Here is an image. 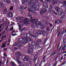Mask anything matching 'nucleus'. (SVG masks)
<instances>
[{
	"instance_id": "40",
	"label": "nucleus",
	"mask_w": 66,
	"mask_h": 66,
	"mask_svg": "<svg viewBox=\"0 0 66 66\" xmlns=\"http://www.w3.org/2000/svg\"><path fill=\"white\" fill-rule=\"evenodd\" d=\"M66 44H65L64 46L62 48V49L63 50H65V47H66Z\"/></svg>"
},
{
	"instance_id": "42",
	"label": "nucleus",
	"mask_w": 66,
	"mask_h": 66,
	"mask_svg": "<svg viewBox=\"0 0 66 66\" xmlns=\"http://www.w3.org/2000/svg\"><path fill=\"white\" fill-rule=\"evenodd\" d=\"M62 21H61V20H59V22L58 23V24H60H60H61L62 23Z\"/></svg>"
},
{
	"instance_id": "2",
	"label": "nucleus",
	"mask_w": 66,
	"mask_h": 66,
	"mask_svg": "<svg viewBox=\"0 0 66 66\" xmlns=\"http://www.w3.org/2000/svg\"><path fill=\"white\" fill-rule=\"evenodd\" d=\"M32 0H25L26 5L28 6L29 5L30 6V9H28L29 12H33L32 11H34V10H33L35 9V7L33 6H32V4H31L32 2Z\"/></svg>"
},
{
	"instance_id": "38",
	"label": "nucleus",
	"mask_w": 66,
	"mask_h": 66,
	"mask_svg": "<svg viewBox=\"0 0 66 66\" xmlns=\"http://www.w3.org/2000/svg\"><path fill=\"white\" fill-rule=\"evenodd\" d=\"M45 2H51V0H44Z\"/></svg>"
},
{
	"instance_id": "50",
	"label": "nucleus",
	"mask_w": 66,
	"mask_h": 66,
	"mask_svg": "<svg viewBox=\"0 0 66 66\" xmlns=\"http://www.w3.org/2000/svg\"><path fill=\"white\" fill-rule=\"evenodd\" d=\"M49 24L51 27H52V24H51V23H49Z\"/></svg>"
},
{
	"instance_id": "30",
	"label": "nucleus",
	"mask_w": 66,
	"mask_h": 66,
	"mask_svg": "<svg viewBox=\"0 0 66 66\" xmlns=\"http://www.w3.org/2000/svg\"><path fill=\"white\" fill-rule=\"evenodd\" d=\"M12 1H13V2L15 1V3H18V2H19V0H12Z\"/></svg>"
},
{
	"instance_id": "6",
	"label": "nucleus",
	"mask_w": 66,
	"mask_h": 66,
	"mask_svg": "<svg viewBox=\"0 0 66 66\" xmlns=\"http://www.w3.org/2000/svg\"><path fill=\"white\" fill-rule=\"evenodd\" d=\"M28 36H31V37H33L34 38H37V36L35 35H31V34H25L24 36V38H28Z\"/></svg>"
},
{
	"instance_id": "13",
	"label": "nucleus",
	"mask_w": 66,
	"mask_h": 66,
	"mask_svg": "<svg viewBox=\"0 0 66 66\" xmlns=\"http://www.w3.org/2000/svg\"><path fill=\"white\" fill-rule=\"evenodd\" d=\"M29 59V57L28 56H25L23 58V61H27Z\"/></svg>"
},
{
	"instance_id": "10",
	"label": "nucleus",
	"mask_w": 66,
	"mask_h": 66,
	"mask_svg": "<svg viewBox=\"0 0 66 66\" xmlns=\"http://www.w3.org/2000/svg\"><path fill=\"white\" fill-rule=\"evenodd\" d=\"M29 20L28 18L25 19L24 20L23 22L24 23L26 24H29Z\"/></svg>"
},
{
	"instance_id": "53",
	"label": "nucleus",
	"mask_w": 66,
	"mask_h": 66,
	"mask_svg": "<svg viewBox=\"0 0 66 66\" xmlns=\"http://www.w3.org/2000/svg\"><path fill=\"white\" fill-rule=\"evenodd\" d=\"M2 64V61L0 60V66H1Z\"/></svg>"
},
{
	"instance_id": "21",
	"label": "nucleus",
	"mask_w": 66,
	"mask_h": 66,
	"mask_svg": "<svg viewBox=\"0 0 66 66\" xmlns=\"http://www.w3.org/2000/svg\"><path fill=\"white\" fill-rule=\"evenodd\" d=\"M1 9H3L4 7V5H3V4L2 2H1Z\"/></svg>"
},
{
	"instance_id": "54",
	"label": "nucleus",
	"mask_w": 66,
	"mask_h": 66,
	"mask_svg": "<svg viewBox=\"0 0 66 66\" xmlns=\"http://www.w3.org/2000/svg\"><path fill=\"white\" fill-rule=\"evenodd\" d=\"M53 12H54V14H55V15H57V13L55 12L54 11H53Z\"/></svg>"
},
{
	"instance_id": "52",
	"label": "nucleus",
	"mask_w": 66,
	"mask_h": 66,
	"mask_svg": "<svg viewBox=\"0 0 66 66\" xmlns=\"http://www.w3.org/2000/svg\"><path fill=\"white\" fill-rule=\"evenodd\" d=\"M12 35L13 36H15V35H17L16 34H12Z\"/></svg>"
},
{
	"instance_id": "32",
	"label": "nucleus",
	"mask_w": 66,
	"mask_h": 66,
	"mask_svg": "<svg viewBox=\"0 0 66 66\" xmlns=\"http://www.w3.org/2000/svg\"><path fill=\"white\" fill-rule=\"evenodd\" d=\"M33 0H32V1H33ZM31 5L32 4V6H35V3L34 2H33L32 3H32H31Z\"/></svg>"
},
{
	"instance_id": "57",
	"label": "nucleus",
	"mask_w": 66,
	"mask_h": 66,
	"mask_svg": "<svg viewBox=\"0 0 66 66\" xmlns=\"http://www.w3.org/2000/svg\"><path fill=\"white\" fill-rule=\"evenodd\" d=\"M57 51H55V52L54 53V54H53V56H54L56 54V53L57 52Z\"/></svg>"
},
{
	"instance_id": "41",
	"label": "nucleus",
	"mask_w": 66,
	"mask_h": 66,
	"mask_svg": "<svg viewBox=\"0 0 66 66\" xmlns=\"http://www.w3.org/2000/svg\"><path fill=\"white\" fill-rule=\"evenodd\" d=\"M59 20H58L57 21H55V24H56V23H57V24H58L59 22Z\"/></svg>"
},
{
	"instance_id": "22",
	"label": "nucleus",
	"mask_w": 66,
	"mask_h": 66,
	"mask_svg": "<svg viewBox=\"0 0 66 66\" xmlns=\"http://www.w3.org/2000/svg\"><path fill=\"white\" fill-rule=\"evenodd\" d=\"M28 46L29 48H31V49H33V46L31 44H29L28 45Z\"/></svg>"
},
{
	"instance_id": "27",
	"label": "nucleus",
	"mask_w": 66,
	"mask_h": 66,
	"mask_svg": "<svg viewBox=\"0 0 66 66\" xmlns=\"http://www.w3.org/2000/svg\"><path fill=\"white\" fill-rule=\"evenodd\" d=\"M21 18H22V17L18 16L15 18V19L16 20H19V19Z\"/></svg>"
},
{
	"instance_id": "16",
	"label": "nucleus",
	"mask_w": 66,
	"mask_h": 66,
	"mask_svg": "<svg viewBox=\"0 0 66 66\" xmlns=\"http://www.w3.org/2000/svg\"><path fill=\"white\" fill-rule=\"evenodd\" d=\"M25 39L23 42V44H27L28 43V40L27 39V38H24Z\"/></svg>"
},
{
	"instance_id": "15",
	"label": "nucleus",
	"mask_w": 66,
	"mask_h": 66,
	"mask_svg": "<svg viewBox=\"0 0 66 66\" xmlns=\"http://www.w3.org/2000/svg\"><path fill=\"white\" fill-rule=\"evenodd\" d=\"M43 5L44 7H45L46 9L48 8V3L46 2H44L43 4Z\"/></svg>"
},
{
	"instance_id": "20",
	"label": "nucleus",
	"mask_w": 66,
	"mask_h": 66,
	"mask_svg": "<svg viewBox=\"0 0 66 66\" xmlns=\"http://www.w3.org/2000/svg\"><path fill=\"white\" fill-rule=\"evenodd\" d=\"M4 2H6L7 3L9 4L10 3V0H3Z\"/></svg>"
},
{
	"instance_id": "46",
	"label": "nucleus",
	"mask_w": 66,
	"mask_h": 66,
	"mask_svg": "<svg viewBox=\"0 0 66 66\" xmlns=\"http://www.w3.org/2000/svg\"><path fill=\"white\" fill-rule=\"evenodd\" d=\"M60 31V28L58 30H57L56 32V33L57 34L58 32H59Z\"/></svg>"
},
{
	"instance_id": "23",
	"label": "nucleus",
	"mask_w": 66,
	"mask_h": 66,
	"mask_svg": "<svg viewBox=\"0 0 66 66\" xmlns=\"http://www.w3.org/2000/svg\"><path fill=\"white\" fill-rule=\"evenodd\" d=\"M36 41L37 43H39V44L42 42V40L39 39H37L36 40Z\"/></svg>"
},
{
	"instance_id": "11",
	"label": "nucleus",
	"mask_w": 66,
	"mask_h": 66,
	"mask_svg": "<svg viewBox=\"0 0 66 66\" xmlns=\"http://www.w3.org/2000/svg\"><path fill=\"white\" fill-rule=\"evenodd\" d=\"M23 7L22 6H21L19 8V11L21 12V14H23V13L24 12L23 11Z\"/></svg>"
},
{
	"instance_id": "43",
	"label": "nucleus",
	"mask_w": 66,
	"mask_h": 66,
	"mask_svg": "<svg viewBox=\"0 0 66 66\" xmlns=\"http://www.w3.org/2000/svg\"><path fill=\"white\" fill-rule=\"evenodd\" d=\"M33 34L34 35H36L37 34V32L35 31H33Z\"/></svg>"
},
{
	"instance_id": "29",
	"label": "nucleus",
	"mask_w": 66,
	"mask_h": 66,
	"mask_svg": "<svg viewBox=\"0 0 66 66\" xmlns=\"http://www.w3.org/2000/svg\"><path fill=\"white\" fill-rule=\"evenodd\" d=\"M2 24H1L0 26V32H1L2 31V30H3V28H2ZM1 28H2L1 29Z\"/></svg>"
},
{
	"instance_id": "58",
	"label": "nucleus",
	"mask_w": 66,
	"mask_h": 66,
	"mask_svg": "<svg viewBox=\"0 0 66 66\" xmlns=\"http://www.w3.org/2000/svg\"><path fill=\"white\" fill-rule=\"evenodd\" d=\"M52 6H51L50 7V9L51 10V9H52Z\"/></svg>"
},
{
	"instance_id": "64",
	"label": "nucleus",
	"mask_w": 66,
	"mask_h": 66,
	"mask_svg": "<svg viewBox=\"0 0 66 66\" xmlns=\"http://www.w3.org/2000/svg\"><path fill=\"white\" fill-rule=\"evenodd\" d=\"M15 50H17L18 49V48L17 47H15Z\"/></svg>"
},
{
	"instance_id": "61",
	"label": "nucleus",
	"mask_w": 66,
	"mask_h": 66,
	"mask_svg": "<svg viewBox=\"0 0 66 66\" xmlns=\"http://www.w3.org/2000/svg\"><path fill=\"white\" fill-rule=\"evenodd\" d=\"M19 31H20V32H22V31H23V30L22 28L21 30H20Z\"/></svg>"
},
{
	"instance_id": "1",
	"label": "nucleus",
	"mask_w": 66,
	"mask_h": 66,
	"mask_svg": "<svg viewBox=\"0 0 66 66\" xmlns=\"http://www.w3.org/2000/svg\"><path fill=\"white\" fill-rule=\"evenodd\" d=\"M15 55L17 56V57H15L14 59L17 62H18V64L20 65V66H29L28 65L24 64L22 62L19 61V60L20 59V56H21V53L20 52H16Z\"/></svg>"
},
{
	"instance_id": "35",
	"label": "nucleus",
	"mask_w": 66,
	"mask_h": 66,
	"mask_svg": "<svg viewBox=\"0 0 66 66\" xmlns=\"http://www.w3.org/2000/svg\"><path fill=\"white\" fill-rule=\"evenodd\" d=\"M61 33V32H59L58 33V34L57 35V37H60V33Z\"/></svg>"
},
{
	"instance_id": "51",
	"label": "nucleus",
	"mask_w": 66,
	"mask_h": 66,
	"mask_svg": "<svg viewBox=\"0 0 66 66\" xmlns=\"http://www.w3.org/2000/svg\"><path fill=\"white\" fill-rule=\"evenodd\" d=\"M19 31H20V30L21 29V27L20 25H19Z\"/></svg>"
},
{
	"instance_id": "7",
	"label": "nucleus",
	"mask_w": 66,
	"mask_h": 66,
	"mask_svg": "<svg viewBox=\"0 0 66 66\" xmlns=\"http://www.w3.org/2000/svg\"><path fill=\"white\" fill-rule=\"evenodd\" d=\"M36 23L38 24V26L39 25L40 26L41 29H44V28L46 27L45 25L42 24L41 23L39 22L38 21H37V22Z\"/></svg>"
},
{
	"instance_id": "31",
	"label": "nucleus",
	"mask_w": 66,
	"mask_h": 66,
	"mask_svg": "<svg viewBox=\"0 0 66 66\" xmlns=\"http://www.w3.org/2000/svg\"><path fill=\"white\" fill-rule=\"evenodd\" d=\"M7 23V21H6L4 23H3V25H2V26H3L4 25V26L5 27V26L6 25V24Z\"/></svg>"
},
{
	"instance_id": "3",
	"label": "nucleus",
	"mask_w": 66,
	"mask_h": 66,
	"mask_svg": "<svg viewBox=\"0 0 66 66\" xmlns=\"http://www.w3.org/2000/svg\"><path fill=\"white\" fill-rule=\"evenodd\" d=\"M37 19H35L34 18L31 20V21L33 23L32 24V28H38L39 27L38 24L36 23L37 22Z\"/></svg>"
},
{
	"instance_id": "36",
	"label": "nucleus",
	"mask_w": 66,
	"mask_h": 66,
	"mask_svg": "<svg viewBox=\"0 0 66 66\" xmlns=\"http://www.w3.org/2000/svg\"><path fill=\"white\" fill-rule=\"evenodd\" d=\"M27 40H28V42H29V41H30V42H31L32 40V39L30 38H27Z\"/></svg>"
},
{
	"instance_id": "62",
	"label": "nucleus",
	"mask_w": 66,
	"mask_h": 66,
	"mask_svg": "<svg viewBox=\"0 0 66 66\" xmlns=\"http://www.w3.org/2000/svg\"><path fill=\"white\" fill-rule=\"evenodd\" d=\"M22 29H23V31H24L25 30H26V28H22Z\"/></svg>"
},
{
	"instance_id": "63",
	"label": "nucleus",
	"mask_w": 66,
	"mask_h": 66,
	"mask_svg": "<svg viewBox=\"0 0 66 66\" xmlns=\"http://www.w3.org/2000/svg\"><path fill=\"white\" fill-rule=\"evenodd\" d=\"M51 9H49L48 10V11L50 12H51Z\"/></svg>"
},
{
	"instance_id": "12",
	"label": "nucleus",
	"mask_w": 66,
	"mask_h": 66,
	"mask_svg": "<svg viewBox=\"0 0 66 66\" xmlns=\"http://www.w3.org/2000/svg\"><path fill=\"white\" fill-rule=\"evenodd\" d=\"M7 16H9V17H13V15L12 13H11V12H8L7 14Z\"/></svg>"
},
{
	"instance_id": "48",
	"label": "nucleus",
	"mask_w": 66,
	"mask_h": 66,
	"mask_svg": "<svg viewBox=\"0 0 66 66\" xmlns=\"http://www.w3.org/2000/svg\"><path fill=\"white\" fill-rule=\"evenodd\" d=\"M22 3L23 4H24V3H25V0H22Z\"/></svg>"
},
{
	"instance_id": "59",
	"label": "nucleus",
	"mask_w": 66,
	"mask_h": 66,
	"mask_svg": "<svg viewBox=\"0 0 66 66\" xmlns=\"http://www.w3.org/2000/svg\"><path fill=\"white\" fill-rule=\"evenodd\" d=\"M47 19H49V16H47V17L46 18Z\"/></svg>"
},
{
	"instance_id": "45",
	"label": "nucleus",
	"mask_w": 66,
	"mask_h": 66,
	"mask_svg": "<svg viewBox=\"0 0 66 66\" xmlns=\"http://www.w3.org/2000/svg\"><path fill=\"white\" fill-rule=\"evenodd\" d=\"M47 23H48V21H47L45 20L44 21V23H45V24H47Z\"/></svg>"
},
{
	"instance_id": "25",
	"label": "nucleus",
	"mask_w": 66,
	"mask_h": 66,
	"mask_svg": "<svg viewBox=\"0 0 66 66\" xmlns=\"http://www.w3.org/2000/svg\"><path fill=\"white\" fill-rule=\"evenodd\" d=\"M23 40V39L22 38H20L19 39V42L20 43H22Z\"/></svg>"
},
{
	"instance_id": "39",
	"label": "nucleus",
	"mask_w": 66,
	"mask_h": 66,
	"mask_svg": "<svg viewBox=\"0 0 66 66\" xmlns=\"http://www.w3.org/2000/svg\"><path fill=\"white\" fill-rule=\"evenodd\" d=\"M46 31L45 32H49V27H47V28H46Z\"/></svg>"
},
{
	"instance_id": "56",
	"label": "nucleus",
	"mask_w": 66,
	"mask_h": 66,
	"mask_svg": "<svg viewBox=\"0 0 66 66\" xmlns=\"http://www.w3.org/2000/svg\"><path fill=\"white\" fill-rule=\"evenodd\" d=\"M13 30V27H12L10 29V31H12Z\"/></svg>"
},
{
	"instance_id": "5",
	"label": "nucleus",
	"mask_w": 66,
	"mask_h": 66,
	"mask_svg": "<svg viewBox=\"0 0 66 66\" xmlns=\"http://www.w3.org/2000/svg\"><path fill=\"white\" fill-rule=\"evenodd\" d=\"M37 33L39 35L43 34V35H44L45 36H46V35H47V34H48V32H46V31L44 30L39 31L37 32Z\"/></svg>"
},
{
	"instance_id": "60",
	"label": "nucleus",
	"mask_w": 66,
	"mask_h": 66,
	"mask_svg": "<svg viewBox=\"0 0 66 66\" xmlns=\"http://www.w3.org/2000/svg\"><path fill=\"white\" fill-rule=\"evenodd\" d=\"M46 57V56H44L43 58L42 59V60H44V59H45V58Z\"/></svg>"
},
{
	"instance_id": "18",
	"label": "nucleus",
	"mask_w": 66,
	"mask_h": 66,
	"mask_svg": "<svg viewBox=\"0 0 66 66\" xmlns=\"http://www.w3.org/2000/svg\"><path fill=\"white\" fill-rule=\"evenodd\" d=\"M40 7V5H38L36 6H35V9H36V10H39V9Z\"/></svg>"
},
{
	"instance_id": "4",
	"label": "nucleus",
	"mask_w": 66,
	"mask_h": 66,
	"mask_svg": "<svg viewBox=\"0 0 66 66\" xmlns=\"http://www.w3.org/2000/svg\"><path fill=\"white\" fill-rule=\"evenodd\" d=\"M31 45L32 46V47L34 46H36L35 47V49L36 50L38 49L39 48H40V46H39V44L38 43H35L34 41H32L31 43Z\"/></svg>"
},
{
	"instance_id": "28",
	"label": "nucleus",
	"mask_w": 66,
	"mask_h": 66,
	"mask_svg": "<svg viewBox=\"0 0 66 66\" xmlns=\"http://www.w3.org/2000/svg\"><path fill=\"white\" fill-rule=\"evenodd\" d=\"M58 2H59V1L58 0H56V1H55V2H53V5H54L55 3H57Z\"/></svg>"
},
{
	"instance_id": "19",
	"label": "nucleus",
	"mask_w": 66,
	"mask_h": 66,
	"mask_svg": "<svg viewBox=\"0 0 66 66\" xmlns=\"http://www.w3.org/2000/svg\"><path fill=\"white\" fill-rule=\"evenodd\" d=\"M60 15H61V16L63 19L65 18V14L64 13H62L60 14Z\"/></svg>"
},
{
	"instance_id": "55",
	"label": "nucleus",
	"mask_w": 66,
	"mask_h": 66,
	"mask_svg": "<svg viewBox=\"0 0 66 66\" xmlns=\"http://www.w3.org/2000/svg\"><path fill=\"white\" fill-rule=\"evenodd\" d=\"M64 32H65V31L64 30H63L62 31L61 35L62 34V35H63V34H64Z\"/></svg>"
},
{
	"instance_id": "26",
	"label": "nucleus",
	"mask_w": 66,
	"mask_h": 66,
	"mask_svg": "<svg viewBox=\"0 0 66 66\" xmlns=\"http://www.w3.org/2000/svg\"><path fill=\"white\" fill-rule=\"evenodd\" d=\"M10 63L12 66H15V63L13 62H11Z\"/></svg>"
},
{
	"instance_id": "14",
	"label": "nucleus",
	"mask_w": 66,
	"mask_h": 66,
	"mask_svg": "<svg viewBox=\"0 0 66 66\" xmlns=\"http://www.w3.org/2000/svg\"><path fill=\"white\" fill-rule=\"evenodd\" d=\"M33 48H29L27 52L28 54H30L33 52Z\"/></svg>"
},
{
	"instance_id": "47",
	"label": "nucleus",
	"mask_w": 66,
	"mask_h": 66,
	"mask_svg": "<svg viewBox=\"0 0 66 66\" xmlns=\"http://www.w3.org/2000/svg\"><path fill=\"white\" fill-rule=\"evenodd\" d=\"M45 20H44V19H42L41 20V21L42 22H43V23H44V22H45Z\"/></svg>"
},
{
	"instance_id": "24",
	"label": "nucleus",
	"mask_w": 66,
	"mask_h": 66,
	"mask_svg": "<svg viewBox=\"0 0 66 66\" xmlns=\"http://www.w3.org/2000/svg\"><path fill=\"white\" fill-rule=\"evenodd\" d=\"M28 16H29V17L30 18V19H32V18H33L32 17V15H31V14H30V13H28Z\"/></svg>"
},
{
	"instance_id": "9",
	"label": "nucleus",
	"mask_w": 66,
	"mask_h": 66,
	"mask_svg": "<svg viewBox=\"0 0 66 66\" xmlns=\"http://www.w3.org/2000/svg\"><path fill=\"white\" fill-rule=\"evenodd\" d=\"M47 11V10L46 9H45V8H43L40 11V14H41V15H44Z\"/></svg>"
},
{
	"instance_id": "34",
	"label": "nucleus",
	"mask_w": 66,
	"mask_h": 66,
	"mask_svg": "<svg viewBox=\"0 0 66 66\" xmlns=\"http://www.w3.org/2000/svg\"><path fill=\"white\" fill-rule=\"evenodd\" d=\"M7 10H6V9H5L3 12L4 14H5V13L7 12Z\"/></svg>"
},
{
	"instance_id": "37",
	"label": "nucleus",
	"mask_w": 66,
	"mask_h": 66,
	"mask_svg": "<svg viewBox=\"0 0 66 66\" xmlns=\"http://www.w3.org/2000/svg\"><path fill=\"white\" fill-rule=\"evenodd\" d=\"M13 7H14V6H11L10 8V11H12V10H13Z\"/></svg>"
},
{
	"instance_id": "44",
	"label": "nucleus",
	"mask_w": 66,
	"mask_h": 66,
	"mask_svg": "<svg viewBox=\"0 0 66 66\" xmlns=\"http://www.w3.org/2000/svg\"><path fill=\"white\" fill-rule=\"evenodd\" d=\"M35 2L36 4H37V3H38V1L37 0H35Z\"/></svg>"
},
{
	"instance_id": "49",
	"label": "nucleus",
	"mask_w": 66,
	"mask_h": 66,
	"mask_svg": "<svg viewBox=\"0 0 66 66\" xmlns=\"http://www.w3.org/2000/svg\"><path fill=\"white\" fill-rule=\"evenodd\" d=\"M60 13H61V14H62V13H63V10H61L60 11Z\"/></svg>"
},
{
	"instance_id": "33",
	"label": "nucleus",
	"mask_w": 66,
	"mask_h": 66,
	"mask_svg": "<svg viewBox=\"0 0 66 66\" xmlns=\"http://www.w3.org/2000/svg\"><path fill=\"white\" fill-rule=\"evenodd\" d=\"M6 44V43H4V44H3L2 46V48H4L6 46V45H5Z\"/></svg>"
},
{
	"instance_id": "8",
	"label": "nucleus",
	"mask_w": 66,
	"mask_h": 66,
	"mask_svg": "<svg viewBox=\"0 0 66 66\" xmlns=\"http://www.w3.org/2000/svg\"><path fill=\"white\" fill-rule=\"evenodd\" d=\"M16 45L19 49H20L22 47V45L20 44L19 43H15L13 44V46H16Z\"/></svg>"
},
{
	"instance_id": "17",
	"label": "nucleus",
	"mask_w": 66,
	"mask_h": 66,
	"mask_svg": "<svg viewBox=\"0 0 66 66\" xmlns=\"http://www.w3.org/2000/svg\"><path fill=\"white\" fill-rule=\"evenodd\" d=\"M55 10L57 11V12H58L60 9V8L57 6H55Z\"/></svg>"
}]
</instances>
